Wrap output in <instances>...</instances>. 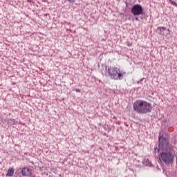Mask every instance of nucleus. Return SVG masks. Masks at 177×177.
<instances>
[{
	"label": "nucleus",
	"mask_w": 177,
	"mask_h": 177,
	"mask_svg": "<svg viewBox=\"0 0 177 177\" xmlns=\"http://www.w3.org/2000/svg\"><path fill=\"white\" fill-rule=\"evenodd\" d=\"M68 2H71V3H74L75 2V0H68Z\"/></svg>",
	"instance_id": "12"
},
{
	"label": "nucleus",
	"mask_w": 177,
	"mask_h": 177,
	"mask_svg": "<svg viewBox=\"0 0 177 177\" xmlns=\"http://www.w3.org/2000/svg\"><path fill=\"white\" fill-rule=\"evenodd\" d=\"M136 21H139V18L138 17H136Z\"/></svg>",
	"instance_id": "14"
},
{
	"label": "nucleus",
	"mask_w": 177,
	"mask_h": 177,
	"mask_svg": "<svg viewBox=\"0 0 177 177\" xmlns=\"http://www.w3.org/2000/svg\"><path fill=\"white\" fill-rule=\"evenodd\" d=\"M118 71L120 69L117 67L109 66L108 68V74L112 80H118Z\"/></svg>",
	"instance_id": "3"
},
{
	"label": "nucleus",
	"mask_w": 177,
	"mask_h": 177,
	"mask_svg": "<svg viewBox=\"0 0 177 177\" xmlns=\"http://www.w3.org/2000/svg\"><path fill=\"white\" fill-rule=\"evenodd\" d=\"M142 81H143V78L141 79V80L138 82V84H139V82H142Z\"/></svg>",
	"instance_id": "15"
},
{
	"label": "nucleus",
	"mask_w": 177,
	"mask_h": 177,
	"mask_svg": "<svg viewBox=\"0 0 177 177\" xmlns=\"http://www.w3.org/2000/svg\"><path fill=\"white\" fill-rule=\"evenodd\" d=\"M169 1L171 3V5H173L174 6H176L177 7L176 2H175L174 1H172V0H169Z\"/></svg>",
	"instance_id": "9"
},
{
	"label": "nucleus",
	"mask_w": 177,
	"mask_h": 177,
	"mask_svg": "<svg viewBox=\"0 0 177 177\" xmlns=\"http://www.w3.org/2000/svg\"><path fill=\"white\" fill-rule=\"evenodd\" d=\"M140 19H141V20H143V17H141Z\"/></svg>",
	"instance_id": "17"
},
{
	"label": "nucleus",
	"mask_w": 177,
	"mask_h": 177,
	"mask_svg": "<svg viewBox=\"0 0 177 177\" xmlns=\"http://www.w3.org/2000/svg\"><path fill=\"white\" fill-rule=\"evenodd\" d=\"M158 30H160V31L162 30L163 31H165L167 30L166 27H158Z\"/></svg>",
	"instance_id": "10"
},
{
	"label": "nucleus",
	"mask_w": 177,
	"mask_h": 177,
	"mask_svg": "<svg viewBox=\"0 0 177 177\" xmlns=\"http://www.w3.org/2000/svg\"><path fill=\"white\" fill-rule=\"evenodd\" d=\"M133 109L138 114H147L151 113L153 106L147 101L138 100L133 103Z\"/></svg>",
	"instance_id": "2"
},
{
	"label": "nucleus",
	"mask_w": 177,
	"mask_h": 177,
	"mask_svg": "<svg viewBox=\"0 0 177 177\" xmlns=\"http://www.w3.org/2000/svg\"><path fill=\"white\" fill-rule=\"evenodd\" d=\"M167 31H168L167 35H169V34H171L170 33L171 30L169 29H167Z\"/></svg>",
	"instance_id": "13"
},
{
	"label": "nucleus",
	"mask_w": 177,
	"mask_h": 177,
	"mask_svg": "<svg viewBox=\"0 0 177 177\" xmlns=\"http://www.w3.org/2000/svg\"><path fill=\"white\" fill-rule=\"evenodd\" d=\"M21 174L23 176H28L29 175H31V171H30V168L28 167H24L22 168Z\"/></svg>",
	"instance_id": "5"
},
{
	"label": "nucleus",
	"mask_w": 177,
	"mask_h": 177,
	"mask_svg": "<svg viewBox=\"0 0 177 177\" xmlns=\"http://www.w3.org/2000/svg\"><path fill=\"white\" fill-rule=\"evenodd\" d=\"M14 174H15V169L13 168H10L8 170V172L6 174V176H13Z\"/></svg>",
	"instance_id": "6"
},
{
	"label": "nucleus",
	"mask_w": 177,
	"mask_h": 177,
	"mask_svg": "<svg viewBox=\"0 0 177 177\" xmlns=\"http://www.w3.org/2000/svg\"><path fill=\"white\" fill-rule=\"evenodd\" d=\"M156 151H160V149H157Z\"/></svg>",
	"instance_id": "16"
},
{
	"label": "nucleus",
	"mask_w": 177,
	"mask_h": 177,
	"mask_svg": "<svg viewBox=\"0 0 177 177\" xmlns=\"http://www.w3.org/2000/svg\"><path fill=\"white\" fill-rule=\"evenodd\" d=\"M131 12L133 16H140L143 14V7L140 4H136L131 8Z\"/></svg>",
	"instance_id": "4"
},
{
	"label": "nucleus",
	"mask_w": 177,
	"mask_h": 177,
	"mask_svg": "<svg viewBox=\"0 0 177 177\" xmlns=\"http://www.w3.org/2000/svg\"><path fill=\"white\" fill-rule=\"evenodd\" d=\"M159 149L162 150L159 156L160 161L166 165L174 162L175 156L174 155V147L169 143V140L164 137H159Z\"/></svg>",
	"instance_id": "1"
},
{
	"label": "nucleus",
	"mask_w": 177,
	"mask_h": 177,
	"mask_svg": "<svg viewBox=\"0 0 177 177\" xmlns=\"http://www.w3.org/2000/svg\"><path fill=\"white\" fill-rule=\"evenodd\" d=\"M75 92H77L78 93H81V89L80 88H76Z\"/></svg>",
	"instance_id": "11"
},
{
	"label": "nucleus",
	"mask_w": 177,
	"mask_h": 177,
	"mask_svg": "<svg viewBox=\"0 0 177 177\" xmlns=\"http://www.w3.org/2000/svg\"><path fill=\"white\" fill-rule=\"evenodd\" d=\"M124 74H127V73L126 72H123V73L118 72V75H117L118 80H121V77H122Z\"/></svg>",
	"instance_id": "7"
},
{
	"label": "nucleus",
	"mask_w": 177,
	"mask_h": 177,
	"mask_svg": "<svg viewBox=\"0 0 177 177\" xmlns=\"http://www.w3.org/2000/svg\"><path fill=\"white\" fill-rule=\"evenodd\" d=\"M8 122H9L10 124H12V125H14V124L16 123V120H15V119H10V120H8Z\"/></svg>",
	"instance_id": "8"
}]
</instances>
